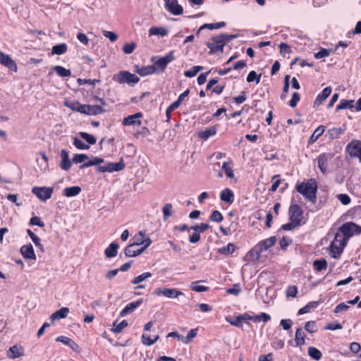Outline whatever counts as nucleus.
<instances>
[{"instance_id":"17","label":"nucleus","mask_w":361,"mask_h":361,"mask_svg":"<svg viewBox=\"0 0 361 361\" xmlns=\"http://www.w3.org/2000/svg\"><path fill=\"white\" fill-rule=\"evenodd\" d=\"M142 302V300H138L135 302H132L128 303L120 312V316L123 317L127 316L128 314L132 313L135 311L136 308H137Z\"/></svg>"},{"instance_id":"49","label":"nucleus","mask_w":361,"mask_h":361,"mask_svg":"<svg viewBox=\"0 0 361 361\" xmlns=\"http://www.w3.org/2000/svg\"><path fill=\"white\" fill-rule=\"evenodd\" d=\"M199 281L192 282L190 285V288L196 292H204L209 290L208 287L198 285Z\"/></svg>"},{"instance_id":"45","label":"nucleus","mask_w":361,"mask_h":361,"mask_svg":"<svg viewBox=\"0 0 361 361\" xmlns=\"http://www.w3.org/2000/svg\"><path fill=\"white\" fill-rule=\"evenodd\" d=\"M235 250V245L233 243H228L226 246L220 247L218 252L222 255H228L232 254Z\"/></svg>"},{"instance_id":"57","label":"nucleus","mask_w":361,"mask_h":361,"mask_svg":"<svg viewBox=\"0 0 361 361\" xmlns=\"http://www.w3.org/2000/svg\"><path fill=\"white\" fill-rule=\"evenodd\" d=\"M172 207V204L169 203L164 204L163 207L162 211L164 220H166L171 215Z\"/></svg>"},{"instance_id":"48","label":"nucleus","mask_w":361,"mask_h":361,"mask_svg":"<svg viewBox=\"0 0 361 361\" xmlns=\"http://www.w3.org/2000/svg\"><path fill=\"white\" fill-rule=\"evenodd\" d=\"M203 68L202 66H193L191 69L186 71L184 73V75L187 78H192L195 76L199 71H200Z\"/></svg>"},{"instance_id":"5","label":"nucleus","mask_w":361,"mask_h":361,"mask_svg":"<svg viewBox=\"0 0 361 361\" xmlns=\"http://www.w3.org/2000/svg\"><path fill=\"white\" fill-rule=\"evenodd\" d=\"M113 80L119 84L127 83L129 85L133 86L140 81V78L127 71H121L117 74L113 75Z\"/></svg>"},{"instance_id":"38","label":"nucleus","mask_w":361,"mask_h":361,"mask_svg":"<svg viewBox=\"0 0 361 361\" xmlns=\"http://www.w3.org/2000/svg\"><path fill=\"white\" fill-rule=\"evenodd\" d=\"M305 335L302 329H297L295 336V342L296 343V345L301 346L305 344Z\"/></svg>"},{"instance_id":"23","label":"nucleus","mask_w":361,"mask_h":361,"mask_svg":"<svg viewBox=\"0 0 361 361\" xmlns=\"http://www.w3.org/2000/svg\"><path fill=\"white\" fill-rule=\"evenodd\" d=\"M331 88L330 87H325L322 92L319 94L314 102V106H319L330 95Z\"/></svg>"},{"instance_id":"9","label":"nucleus","mask_w":361,"mask_h":361,"mask_svg":"<svg viewBox=\"0 0 361 361\" xmlns=\"http://www.w3.org/2000/svg\"><path fill=\"white\" fill-rule=\"evenodd\" d=\"M153 294L157 296H165L168 298H177L183 295V293L176 288H156Z\"/></svg>"},{"instance_id":"21","label":"nucleus","mask_w":361,"mask_h":361,"mask_svg":"<svg viewBox=\"0 0 361 361\" xmlns=\"http://www.w3.org/2000/svg\"><path fill=\"white\" fill-rule=\"evenodd\" d=\"M220 200L229 204H232L234 200L233 191L229 188L224 189L220 193Z\"/></svg>"},{"instance_id":"19","label":"nucleus","mask_w":361,"mask_h":361,"mask_svg":"<svg viewBox=\"0 0 361 361\" xmlns=\"http://www.w3.org/2000/svg\"><path fill=\"white\" fill-rule=\"evenodd\" d=\"M61 162L60 167L64 171H68L71 166V162L69 159V154L66 149H62L61 151Z\"/></svg>"},{"instance_id":"43","label":"nucleus","mask_w":361,"mask_h":361,"mask_svg":"<svg viewBox=\"0 0 361 361\" xmlns=\"http://www.w3.org/2000/svg\"><path fill=\"white\" fill-rule=\"evenodd\" d=\"M117 321H115L113 323V328L111 331L115 334H119L121 333L123 329L128 326V322L126 320H123L121 322L118 324H116Z\"/></svg>"},{"instance_id":"14","label":"nucleus","mask_w":361,"mask_h":361,"mask_svg":"<svg viewBox=\"0 0 361 361\" xmlns=\"http://www.w3.org/2000/svg\"><path fill=\"white\" fill-rule=\"evenodd\" d=\"M276 242V237L271 236L267 239L259 241L257 245V247L261 254L271 247Z\"/></svg>"},{"instance_id":"58","label":"nucleus","mask_w":361,"mask_h":361,"mask_svg":"<svg viewBox=\"0 0 361 361\" xmlns=\"http://www.w3.org/2000/svg\"><path fill=\"white\" fill-rule=\"evenodd\" d=\"M135 47H136V44L134 42L129 43V44H126L123 47V52L125 54H130L133 52V51L135 50Z\"/></svg>"},{"instance_id":"11","label":"nucleus","mask_w":361,"mask_h":361,"mask_svg":"<svg viewBox=\"0 0 361 361\" xmlns=\"http://www.w3.org/2000/svg\"><path fill=\"white\" fill-rule=\"evenodd\" d=\"M288 214L290 221L295 222V224L300 225L303 211L298 204H291L289 207Z\"/></svg>"},{"instance_id":"32","label":"nucleus","mask_w":361,"mask_h":361,"mask_svg":"<svg viewBox=\"0 0 361 361\" xmlns=\"http://www.w3.org/2000/svg\"><path fill=\"white\" fill-rule=\"evenodd\" d=\"M23 355V351L17 345L10 347L8 352V356L11 359H16Z\"/></svg>"},{"instance_id":"64","label":"nucleus","mask_w":361,"mask_h":361,"mask_svg":"<svg viewBox=\"0 0 361 361\" xmlns=\"http://www.w3.org/2000/svg\"><path fill=\"white\" fill-rule=\"evenodd\" d=\"M350 308L349 305L345 303L338 304L334 309V312L338 314L341 312H345Z\"/></svg>"},{"instance_id":"2","label":"nucleus","mask_w":361,"mask_h":361,"mask_svg":"<svg viewBox=\"0 0 361 361\" xmlns=\"http://www.w3.org/2000/svg\"><path fill=\"white\" fill-rule=\"evenodd\" d=\"M296 190L312 203L317 201V186L314 183H302L296 185Z\"/></svg>"},{"instance_id":"4","label":"nucleus","mask_w":361,"mask_h":361,"mask_svg":"<svg viewBox=\"0 0 361 361\" xmlns=\"http://www.w3.org/2000/svg\"><path fill=\"white\" fill-rule=\"evenodd\" d=\"M175 59L173 51H171L166 56L159 58L154 56L151 61L153 62L152 66L155 68V72L163 73L167 65Z\"/></svg>"},{"instance_id":"55","label":"nucleus","mask_w":361,"mask_h":361,"mask_svg":"<svg viewBox=\"0 0 361 361\" xmlns=\"http://www.w3.org/2000/svg\"><path fill=\"white\" fill-rule=\"evenodd\" d=\"M209 219L214 222H221L223 220V216L220 212L214 210L211 214Z\"/></svg>"},{"instance_id":"29","label":"nucleus","mask_w":361,"mask_h":361,"mask_svg":"<svg viewBox=\"0 0 361 361\" xmlns=\"http://www.w3.org/2000/svg\"><path fill=\"white\" fill-rule=\"evenodd\" d=\"M118 244L117 243H111L109 246L104 250V254L106 257L112 258L117 255V250L118 249Z\"/></svg>"},{"instance_id":"24","label":"nucleus","mask_w":361,"mask_h":361,"mask_svg":"<svg viewBox=\"0 0 361 361\" xmlns=\"http://www.w3.org/2000/svg\"><path fill=\"white\" fill-rule=\"evenodd\" d=\"M69 309L68 307H61L50 316V319L54 322L56 320L66 318Z\"/></svg>"},{"instance_id":"8","label":"nucleus","mask_w":361,"mask_h":361,"mask_svg":"<svg viewBox=\"0 0 361 361\" xmlns=\"http://www.w3.org/2000/svg\"><path fill=\"white\" fill-rule=\"evenodd\" d=\"M133 244L135 246L142 245L140 248L143 252L150 245L152 240L149 237H147L145 231H141L135 235L133 239Z\"/></svg>"},{"instance_id":"41","label":"nucleus","mask_w":361,"mask_h":361,"mask_svg":"<svg viewBox=\"0 0 361 361\" xmlns=\"http://www.w3.org/2000/svg\"><path fill=\"white\" fill-rule=\"evenodd\" d=\"M353 100L342 99L340 104L336 106V110L338 111L341 109H352L353 107Z\"/></svg>"},{"instance_id":"26","label":"nucleus","mask_w":361,"mask_h":361,"mask_svg":"<svg viewBox=\"0 0 361 361\" xmlns=\"http://www.w3.org/2000/svg\"><path fill=\"white\" fill-rule=\"evenodd\" d=\"M152 276V274L150 272H145L137 276H136L131 283L133 284H137V286L135 288L136 289H142L145 288L144 285L140 284L143 281Z\"/></svg>"},{"instance_id":"60","label":"nucleus","mask_w":361,"mask_h":361,"mask_svg":"<svg viewBox=\"0 0 361 361\" xmlns=\"http://www.w3.org/2000/svg\"><path fill=\"white\" fill-rule=\"evenodd\" d=\"M102 33L104 37L109 38L112 42H114L118 39V35L114 32L103 30Z\"/></svg>"},{"instance_id":"15","label":"nucleus","mask_w":361,"mask_h":361,"mask_svg":"<svg viewBox=\"0 0 361 361\" xmlns=\"http://www.w3.org/2000/svg\"><path fill=\"white\" fill-rule=\"evenodd\" d=\"M0 63L11 71H16L17 66L14 61L8 56L0 51Z\"/></svg>"},{"instance_id":"51","label":"nucleus","mask_w":361,"mask_h":361,"mask_svg":"<svg viewBox=\"0 0 361 361\" xmlns=\"http://www.w3.org/2000/svg\"><path fill=\"white\" fill-rule=\"evenodd\" d=\"M197 329H192L189 331L187 336H181V341L185 343H188L192 338H195L197 336Z\"/></svg>"},{"instance_id":"6","label":"nucleus","mask_w":361,"mask_h":361,"mask_svg":"<svg viewBox=\"0 0 361 361\" xmlns=\"http://www.w3.org/2000/svg\"><path fill=\"white\" fill-rule=\"evenodd\" d=\"M341 240V234L340 233H336L334 236V240L331 243V245L329 246L331 256L334 259H338L339 257V256L343 252V250L347 244H343V242Z\"/></svg>"},{"instance_id":"13","label":"nucleus","mask_w":361,"mask_h":361,"mask_svg":"<svg viewBox=\"0 0 361 361\" xmlns=\"http://www.w3.org/2000/svg\"><path fill=\"white\" fill-rule=\"evenodd\" d=\"M334 157V154L331 153H322L319 154L317 159L318 163V167L321 172L325 174L328 169V161Z\"/></svg>"},{"instance_id":"35","label":"nucleus","mask_w":361,"mask_h":361,"mask_svg":"<svg viewBox=\"0 0 361 361\" xmlns=\"http://www.w3.org/2000/svg\"><path fill=\"white\" fill-rule=\"evenodd\" d=\"M68 50V47L66 43H61L54 46L51 49V54L61 55L66 53Z\"/></svg>"},{"instance_id":"59","label":"nucleus","mask_w":361,"mask_h":361,"mask_svg":"<svg viewBox=\"0 0 361 361\" xmlns=\"http://www.w3.org/2000/svg\"><path fill=\"white\" fill-rule=\"evenodd\" d=\"M300 97L298 92H293L292 94L291 99L289 102V105L290 107H295L298 102L300 101Z\"/></svg>"},{"instance_id":"28","label":"nucleus","mask_w":361,"mask_h":361,"mask_svg":"<svg viewBox=\"0 0 361 361\" xmlns=\"http://www.w3.org/2000/svg\"><path fill=\"white\" fill-rule=\"evenodd\" d=\"M105 111L100 105L87 104L86 114L96 116L104 113Z\"/></svg>"},{"instance_id":"1","label":"nucleus","mask_w":361,"mask_h":361,"mask_svg":"<svg viewBox=\"0 0 361 361\" xmlns=\"http://www.w3.org/2000/svg\"><path fill=\"white\" fill-rule=\"evenodd\" d=\"M94 165L97 166L96 169L99 173H112L122 171L125 168V164L123 159L118 162H105L102 158L98 157H92Z\"/></svg>"},{"instance_id":"16","label":"nucleus","mask_w":361,"mask_h":361,"mask_svg":"<svg viewBox=\"0 0 361 361\" xmlns=\"http://www.w3.org/2000/svg\"><path fill=\"white\" fill-rule=\"evenodd\" d=\"M142 114L140 112H137L133 115L125 117L123 120V125L124 126H133V125H141V121L138 118H141Z\"/></svg>"},{"instance_id":"42","label":"nucleus","mask_w":361,"mask_h":361,"mask_svg":"<svg viewBox=\"0 0 361 361\" xmlns=\"http://www.w3.org/2000/svg\"><path fill=\"white\" fill-rule=\"evenodd\" d=\"M319 305V302L317 301H312L307 303L305 307H302L298 311V314H303L307 313L310 311L311 309L316 308Z\"/></svg>"},{"instance_id":"47","label":"nucleus","mask_w":361,"mask_h":361,"mask_svg":"<svg viewBox=\"0 0 361 361\" xmlns=\"http://www.w3.org/2000/svg\"><path fill=\"white\" fill-rule=\"evenodd\" d=\"M89 159V157L85 154H76L72 159L73 164H82Z\"/></svg>"},{"instance_id":"36","label":"nucleus","mask_w":361,"mask_h":361,"mask_svg":"<svg viewBox=\"0 0 361 361\" xmlns=\"http://www.w3.org/2000/svg\"><path fill=\"white\" fill-rule=\"evenodd\" d=\"M344 132V128H333L328 130V135L329 139L334 140L338 138Z\"/></svg>"},{"instance_id":"20","label":"nucleus","mask_w":361,"mask_h":361,"mask_svg":"<svg viewBox=\"0 0 361 361\" xmlns=\"http://www.w3.org/2000/svg\"><path fill=\"white\" fill-rule=\"evenodd\" d=\"M134 71L139 74L140 76H146L147 75L155 73V68L152 66V65L143 67H139L136 65L134 66Z\"/></svg>"},{"instance_id":"34","label":"nucleus","mask_w":361,"mask_h":361,"mask_svg":"<svg viewBox=\"0 0 361 361\" xmlns=\"http://www.w3.org/2000/svg\"><path fill=\"white\" fill-rule=\"evenodd\" d=\"M324 131L325 127L324 126H319L310 136L308 143L313 144L324 133Z\"/></svg>"},{"instance_id":"53","label":"nucleus","mask_w":361,"mask_h":361,"mask_svg":"<svg viewBox=\"0 0 361 361\" xmlns=\"http://www.w3.org/2000/svg\"><path fill=\"white\" fill-rule=\"evenodd\" d=\"M253 319L255 322H259L260 321L267 322L271 319V317L267 313L262 312L259 314L254 316Z\"/></svg>"},{"instance_id":"27","label":"nucleus","mask_w":361,"mask_h":361,"mask_svg":"<svg viewBox=\"0 0 361 361\" xmlns=\"http://www.w3.org/2000/svg\"><path fill=\"white\" fill-rule=\"evenodd\" d=\"M56 341L57 342H61L63 344L69 346L72 350L76 351L78 350V345L76 344L75 341L71 339L68 337L61 336L56 338Z\"/></svg>"},{"instance_id":"61","label":"nucleus","mask_w":361,"mask_h":361,"mask_svg":"<svg viewBox=\"0 0 361 361\" xmlns=\"http://www.w3.org/2000/svg\"><path fill=\"white\" fill-rule=\"evenodd\" d=\"M330 52L331 50L326 49H322L314 54V57L317 59L326 57L330 55Z\"/></svg>"},{"instance_id":"40","label":"nucleus","mask_w":361,"mask_h":361,"mask_svg":"<svg viewBox=\"0 0 361 361\" xmlns=\"http://www.w3.org/2000/svg\"><path fill=\"white\" fill-rule=\"evenodd\" d=\"M53 70L60 76V77H69L71 75V71L68 69L65 68L61 66H56L53 68Z\"/></svg>"},{"instance_id":"18","label":"nucleus","mask_w":361,"mask_h":361,"mask_svg":"<svg viewBox=\"0 0 361 361\" xmlns=\"http://www.w3.org/2000/svg\"><path fill=\"white\" fill-rule=\"evenodd\" d=\"M20 253L27 259H36V255L31 244L25 245L20 248Z\"/></svg>"},{"instance_id":"22","label":"nucleus","mask_w":361,"mask_h":361,"mask_svg":"<svg viewBox=\"0 0 361 361\" xmlns=\"http://www.w3.org/2000/svg\"><path fill=\"white\" fill-rule=\"evenodd\" d=\"M166 8L173 15H180L183 11L182 6L178 4V0H171Z\"/></svg>"},{"instance_id":"31","label":"nucleus","mask_w":361,"mask_h":361,"mask_svg":"<svg viewBox=\"0 0 361 361\" xmlns=\"http://www.w3.org/2000/svg\"><path fill=\"white\" fill-rule=\"evenodd\" d=\"M81 188L79 186L67 187L63 190V194L67 197H75L80 194Z\"/></svg>"},{"instance_id":"33","label":"nucleus","mask_w":361,"mask_h":361,"mask_svg":"<svg viewBox=\"0 0 361 361\" xmlns=\"http://www.w3.org/2000/svg\"><path fill=\"white\" fill-rule=\"evenodd\" d=\"M168 30L164 27H152L149 30V35H160L161 37L166 36L168 35Z\"/></svg>"},{"instance_id":"12","label":"nucleus","mask_w":361,"mask_h":361,"mask_svg":"<svg viewBox=\"0 0 361 361\" xmlns=\"http://www.w3.org/2000/svg\"><path fill=\"white\" fill-rule=\"evenodd\" d=\"M346 152L351 157H357L361 155V141L353 140L346 146Z\"/></svg>"},{"instance_id":"37","label":"nucleus","mask_w":361,"mask_h":361,"mask_svg":"<svg viewBox=\"0 0 361 361\" xmlns=\"http://www.w3.org/2000/svg\"><path fill=\"white\" fill-rule=\"evenodd\" d=\"M261 252H259L258 248L255 246L251 249L246 255V257L250 261H257L259 259Z\"/></svg>"},{"instance_id":"63","label":"nucleus","mask_w":361,"mask_h":361,"mask_svg":"<svg viewBox=\"0 0 361 361\" xmlns=\"http://www.w3.org/2000/svg\"><path fill=\"white\" fill-rule=\"evenodd\" d=\"M337 198L343 205L349 204L351 201L350 197L346 194H339L337 195Z\"/></svg>"},{"instance_id":"3","label":"nucleus","mask_w":361,"mask_h":361,"mask_svg":"<svg viewBox=\"0 0 361 361\" xmlns=\"http://www.w3.org/2000/svg\"><path fill=\"white\" fill-rule=\"evenodd\" d=\"M338 231L343 235V237L341 236V241L345 244L348 243V239L354 234L361 233V226L353 222H346L339 227Z\"/></svg>"},{"instance_id":"25","label":"nucleus","mask_w":361,"mask_h":361,"mask_svg":"<svg viewBox=\"0 0 361 361\" xmlns=\"http://www.w3.org/2000/svg\"><path fill=\"white\" fill-rule=\"evenodd\" d=\"M135 245L133 244L128 245L124 250V254L127 257H134L141 255L143 251L138 249H135Z\"/></svg>"},{"instance_id":"56","label":"nucleus","mask_w":361,"mask_h":361,"mask_svg":"<svg viewBox=\"0 0 361 361\" xmlns=\"http://www.w3.org/2000/svg\"><path fill=\"white\" fill-rule=\"evenodd\" d=\"M222 169L224 171L228 178H233L234 173L231 167L228 166V163L224 161L222 165Z\"/></svg>"},{"instance_id":"7","label":"nucleus","mask_w":361,"mask_h":361,"mask_svg":"<svg viewBox=\"0 0 361 361\" xmlns=\"http://www.w3.org/2000/svg\"><path fill=\"white\" fill-rule=\"evenodd\" d=\"M225 44V41L222 39V37L220 35L213 37L212 38V42H207L206 43L207 47L209 49V54H214L219 52L222 53L224 51Z\"/></svg>"},{"instance_id":"54","label":"nucleus","mask_w":361,"mask_h":361,"mask_svg":"<svg viewBox=\"0 0 361 361\" xmlns=\"http://www.w3.org/2000/svg\"><path fill=\"white\" fill-rule=\"evenodd\" d=\"M73 145L75 147L79 149H88L90 146L83 142L82 140L78 139V137H75L73 140Z\"/></svg>"},{"instance_id":"52","label":"nucleus","mask_w":361,"mask_h":361,"mask_svg":"<svg viewBox=\"0 0 361 361\" xmlns=\"http://www.w3.org/2000/svg\"><path fill=\"white\" fill-rule=\"evenodd\" d=\"M209 228V224L202 223L199 225H195V226H191L190 229L193 230L200 234V233L204 232Z\"/></svg>"},{"instance_id":"46","label":"nucleus","mask_w":361,"mask_h":361,"mask_svg":"<svg viewBox=\"0 0 361 361\" xmlns=\"http://www.w3.org/2000/svg\"><path fill=\"white\" fill-rule=\"evenodd\" d=\"M80 136L90 145H94L97 142L96 137L94 135L89 134L87 133L80 132Z\"/></svg>"},{"instance_id":"30","label":"nucleus","mask_w":361,"mask_h":361,"mask_svg":"<svg viewBox=\"0 0 361 361\" xmlns=\"http://www.w3.org/2000/svg\"><path fill=\"white\" fill-rule=\"evenodd\" d=\"M216 133V128L215 126H212L209 128H207L204 130H202L198 133V137L202 140H207L211 136L215 135Z\"/></svg>"},{"instance_id":"50","label":"nucleus","mask_w":361,"mask_h":361,"mask_svg":"<svg viewBox=\"0 0 361 361\" xmlns=\"http://www.w3.org/2000/svg\"><path fill=\"white\" fill-rule=\"evenodd\" d=\"M159 338V336H157L154 339H152L149 336L145 334L142 336V343L148 346L155 343Z\"/></svg>"},{"instance_id":"62","label":"nucleus","mask_w":361,"mask_h":361,"mask_svg":"<svg viewBox=\"0 0 361 361\" xmlns=\"http://www.w3.org/2000/svg\"><path fill=\"white\" fill-rule=\"evenodd\" d=\"M30 225L38 226L39 227H44V223L41 220L39 216H33L30 220Z\"/></svg>"},{"instance_id":"39","label":"nucleus","mask_w":361,"mask_h":361,"mask_svg":"<svg viewBox=\"0 0 361 361\" xmlns=\"http://www.w3.org/2000/svg\"><path fill=\"white\" fill-rule=\"evenodd\" d=\"M307 353L311 358L317 361L319 360L322 356L321 351L314 347H309Z\"/></svg>"},{"instance_id":"10","label":"nucleus","mask_w":361,"mask_h":361,"mask_svg":"<svg viewBox=\"0 0 361 361\" xmlns=\"http://www.w3.org/2000/svg\"><path fill=\"white\" fill-rule=\"evenodd\" d=\"M53 191L52 188L47 187H34L32 189V192L43 202L51 198Z\"/></svg>"},{"instance_id":"44","label":"nucleus","mask_w":361,"mask_h":361,"mask_svg":"<svg viewBox=\"0 0 361 361\" xmlns=\"http://www.w3.org/2000/svg\"><path fill=\"white\" fill-rule=\"evenodd\" d=\"M313 266L317 271H321L322 270H325L327 268V262L324 259H317L314 261Z\"/></svg>"}]
</instances>
